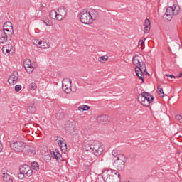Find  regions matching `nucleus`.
I'll use <instances>...</instances> for the list:
<instances>
[{
	"mask_svg": "<svg viewBox=\"0 0 182 182\" xmlns=\"http://www.w3.org/2000/svg\"><path fill=\"white\" fill-rule=\"evenodd\" d=\"M132 159H136V155H131Z\"/></svg>",
	"mask_w": 182,
	"mask_h": 182,
	"instance_id": "obj_50",
	"label": "nucleus"
},
{
	"mask_svg": "<svg viewBox=\"0 0 182 182\" xmlns=\"http://www.w3.org/2000/svg\"><path fill=\"white\" fill-rule=\"evenodd\" d=\"M25 143L22 141H12L10 143V147L15 153H23V150H25Z\"/></svg>",
	"mask_w": 182,
	"mask_h": 182,
	"instance_id": "obj_5",
	"label": "nucleus"
},
{
	"mask_svg": "<svg viewBox=\"0 0 182 182\" xmlns=\"http://www.w3.org/2000/svg\"><path fill=\"white\" fill-rule=\"evenodd\" d=\"M31 166H29V165H23L20 166L19 171L20 173H23L24 174H26L28 173V171H29V168Z\"/></svg>",
	"mask_w": 182,
	"mask_h": 182,
	"instance_id": "obj_23",
	"label": "nucleus"
},
{
	"mask_svg": "<svg viewBox=\"0 0 182 182\" xmlns=\"http://www.w3.org/2000/svg\"><path fill=\"white\" fill-rule=\"evenodd\" d=\"M65 18H66L65 16H62L61 15H60V14H58L57 13V16H56V18H55V19H57V21H62V19H65Z\"/></svg>",
	"mask_w": 182,
	"mask_h": 182,
	"instance_id": "obj_39",
	"label": "nucleus"
},
{
	"mask_svg": "<svg viewBox=\"0 0 182 182\" xmlns=\"http://www.w3.org/2000/svg\"><path fill=\"white\" fill-rule=\"evenodd\" d=\"M165 76H166V77H171V79H177V77L171 74H166Z\"/></svg>",
	"mask_w": 182,
	"mask_h": 182,
	"instance_id": "obj_44",
	"label": "nucleus"
},
{
	"mask_svg": "<svg viewBox=\"0 0 182 182\" xmlns=\"http://www.w3.org/2000/svg\"><path fill=\"white\" fill-rule=\"evenodd\" d=\"M137 99L138 102H140L142 106L149 107V106H150V103H153L154 97L149 92H144L138 95Z\"/></svg>",
	"mask_w": 182,
	"mask_h": 182,
	"instance_id": "obj_3",
	"label": "nucleus"
},
{
	"mask_svg": "<svg viewBox=\"0 0 182 182\" xmlns=\"http://www.w3.org/2000/svg\"><path fill=\"white\" fill-rule=\"evenodd\" d=\"M33 173V171L32 170V168H31V167L28 168V171H27V173H26V175L28 177H31L32 176V173Z\"/></svg>",
	"mask_w": 182,
	"mask_h": 182,
	"instance_id": "obj_41",
	"label": "nucleus"
},
{
	"mask_svg": "<svg viewBox=\"0 0 182 182\" xmlns=\"http://www.w3.org/2000/svg\"><path fill=\"white\" fill-rule=\"evenodd\" d=\"M176 8L177 7L174 6L173 7H168L164 16V19H166V21H171V19H173V15H178V10H177Z\"/></svg>",
	"mask_w": 182,
	"mask_h": 182,
	"instance_id": "obj_7",
	"label": "nucleus"
},
{
	"mask_svg": "<svg viewBox=\"0 0 182 182\" xmlns=\"http://www.w3.org/2000/svg\"><path fill=\"white\" fill-rule=\"evenodd\" d=\"M31 65H32V63L31 62V60H29V59H26V60H24V63H23V66H24V68H26V67L31 66Z\"/></svg>",
	"mask_w": 182,
	"mask_h": 182,
	"instance_id": "obj_35",
	"label": "nucleus"
},
{
	"mask_svg": "<svg viewBox=\"0 0 182 182\" xmlns=\"http://www.w3.org/2000/svg\"><path fill=\"white\" fill-rule=\"evenodd\" d=\"M105 182H120V173L117 170L108 169L102 173Z\"/></svg>",
	"mask_w": 182,
	"mask_h": 182,
	"instance_id": "obj_2",
	"label": "nucleus"
},
{
	"mask_svg": "<svg viewBox=\"0 0 182 182\" xmlns=\"http://www.w3.org/2000/svg\"><path fill=\"white\" fill-rule=\"evenodd\" d=\"M112 156H114V159H117L119 157V156H124L123 154H120V151L117 150V149H114L112 151Z\"/></svg>",
	"mask_w": 182,
	"mask_h": 182,
	"instance_id": "obj_27",
	"label": "nucleus"
},
{
	"mask_svg": "<svg viewBox=\"0 0 182 182\" xmlns=\"http://www.w3.org/2000/svg\"><path fill=\"white\" fill-rule=\"evenodd\" d=\"M107 59H109V56L104 55V56L99 57L98 61L100 62L101 63H105V62H106Z\"/></svg>",
	"mask_w": 182,
	"mask_h": 182,
	"instance_id": "obj_31",
	"label": "nucleus"
},
{
	"mask_svg": "<svg viewBox=\"0 0 182 182\" xmlns=\"http://www.w3.org/2000/svg\"><path fill=\"white\" fill-rule=\"evenodd\" d=\"M55 117L57 120H62L65 117V113L62 112L60 110H59L56 114H55Z\"/></svg>",
	"mask_w": 182,
	"mask_h": 182,
	"instance_id": "obj_25",
	"label": "nucleus"
},
{
	"mask_svg": "<svg viewBox=\"0 0 182 182\" xmlns=\"http://www.w3.org/2000/svg\"><path fill=\"white\" fill-rule=\"evenodd\" d=\"M51 156L53 157V159H55L58 163H61V161H63V158L62 157V154H60L59 153V151L56 149H55V151H53L51 153Z\"/></svg>",
	"mask_w": 182,
	"mask_h": 182,
	"instance_id": "obj_16",
	"label": "nucleus"
},
{
	"mask_svg": "<svg viewBox=\"0 0 182 182\" xmlns=\"http://www.w3.org/2000/svg\"><path fill=\"white\" fill-rule=\"evenodd\" d=\"M132 63L136 66L135 69H137V67L141 63L140 56L135 55L132 59Z\"/></svg>",
	"mask_w": 182,
	"mask_h": 182,
	"instance_id": "obj_22",
	"label": "nucleus"
},
{
	"mask_svg": "<svg viewBox=\"0 0 182 182\" xmlns=\"http://www.w3.org/2000/svg\"><path fill=\"white\" fill-rule=\"evenodd\" d=\"M2 150V144L0 142V151Z\"/></svg>",
	"mask_w": 182,
	"mask_h": 182,
	"instance_id": "obj_51",
	"label": "nucleus"
},
{
	"mask_svg": "<svg viewBox=\"0 0 182 182\" xmlns=\"http://www.w3.org/2000/svg\"><path fill=\"white\" fill-rule=\"evenodd\" d=\"M58 12H56V11L53 10L50 11V18L51 19H56V16H57Z\"/></svg>",
	"mask_w": 182,
	"mask_h": 182,
	"instance_id": "obj_32",
	"label": "nucleus"
},
{
	"mask_svg": "<svg viewBox=\"0 0 182 182\" xmlns=\"http://www.w3.org/2000/svg\"><path fill=\"white\" fill-rule=\"evenodd\" d=\"M135 73L136 76L139 77V79H140V80H142V82H144V78L143 77V74H141V73H140V71H139L137 68H135Z\"/></svg>",
	"mask_w": 182,
	"mask_h": 182,
	"instance_id": "obj_28",
	"label": "nucleus"
},
{
	"mask_svg": "<svg viewBox=\"0 0 182 182\" xmlns=\"http://www.w3.org/2000/svg\"><path fill=\"white\" fill-rule=\"evenodd\" d=\"M113 166L117 170L122 171L124 170L126 164V156L124 155H119L116 159H114Z\"/></svg>",
	"mask_w": 182,
	"mask_h": 182,
	"instance_id": "obj_4",
	"label": "nucleus"
},
{
	"mask_svg": "<svg viewBox=\"0 0 182 182\" xmlns=\"http://www.w3.org/2000/svg\"><path fill=\"white\" fill-rule=\"evenodd\" d=\"M65 130L68 134L75 133L76 132V124L72 121H67L65 124Z\"/></svg>",
	"mask_w": 182,
	"mask_h": 182,
	"instance_id": "obj_10",
	"label": "nucleus"
},
{
	"mask_svg": "<svg viewBox=\"0 0 182 182\" xmlns=\"http://www.w3.org/2000/svg\"><path fill=\"white\" fill-rule=\"evenodd\" d=\"M41 9H43V8H45V6H43V4H41Z\"/></svg>",
	"mask_w": 182,
	"mask_h": 182,
	"instance_id": "obj_49",
	"label": "nucleus"
},
{
	"mask_svg": "<svg viewBox=\"0 0 182 182\" xmlns=\"http://www.w3.org/2000/svg\"><path fill=\"white\" fill-rule=\"evenodd\" d=\"M158 90L159 96L160 97H164V92L163 91V88H160V85L158 86Z\"/></svg>",
	"mask_w": 182,
	"mask_h": 182,
	"instance_id": "obj_34",
	"label": "nucleus"
},
{
	"mask_svg": "<svg viewBox=\"0 0 182 182\" xmlns=\"http://www.w3.org/2000/svg\"><path fill=\"white\" fill-rule=\"evenodd\" d=\"M2 31L4 32H10V33L14 34V27H12V23L9 21L4 23Z\"/></svg>",
	"mask_w": 182,
	"mask_h": 182,
	"instance_id": "obj_15",
	"label": "nucleus"
},
{
	"mask_svg": "<svg viewBox=\"0 0 182 182\" xmlns=\"http://www.w3.org/2000/svg\"><path fill=\"white\" fill-rule=\"evenodd\" d=\"M90 109V107L85 105H82L78 107V110L80 112H85L86 110H89Z\"/></svg>",
	"mask_w": 182,
	"mask_h": 182,
	"instance_id": "obj_26",
	"label": "nucleus"
},
{
	"mask_svg": "<svg viewBox=\"0 0 182 182\" xmlns=\"http://www.w3.org/2000/svg\"><path fill=\"white\" fill-rule=\"evenodd\" d=\"M2 178L4 181L6 182H12V178L11 177V175H9L8 173H5L6 171V169H3L2 171Z\"/></svg>",
	"mask_w": 182,
	"mask_h": 182,
	"instance_id": "obj_19",
	"label": "nucleus"
},
{
	"mask_svg": "<svg viewBox=\"0 0 182 182\" xmlns=\"http://www.w3.org/2000/svg\"><path fill=\"white\" fill-rule=\"evenodd\" d=\"M60 146V149L62 151H66L68 150V145L66 144V142H63Z\"/></svg>",
	"mask_w": 182,
	"mask_h": 182,
	"instance_id": "obj_36",
	"label": "nucleus"
},
{
	"mask_svg": "<svg viewBox=\"0 0 182 182\" xmlns=\"http://www.w3.org/2000/svg\"><path fill=\"white\" fill-rule=\"evenodd\" d=\"M25 70H26L27 73H32L33 72V66L31 65H28L27 67H24Z\"/></svg>",
	"mask_w": 182,
	"mask_h": 182,
	"instance_id": "obj_33",
	"label": "nucleus"
},
{
	"mask_svg": "<svg viewBox=\"0 0 182 182\" xmlns=\"http://www.w3.org/2000/svg\"><path fill=\"white\" fill-rule=\"evenodd\" d=\"M31 168H33V170H35L36 171H38V170H39V164H38V162H32L31 164Z\"/></svg>",
	"mask_w": 182,
	"mask_h": 182,
	"instance_id": "obj_29",
	"label": "nucleus"
},
{
	"mask_svg": "<svg viewBox=\"0 0 182 182\" xmlns=\"http://www.w3.org/2000/svg\"><path fill=\"white\" fill-rule=\"evenodd\" d=\"M22 90V85H17L15 86V91L16 92H19Z\"/></svg>",
	"mask_w": 182,
	"mask_h": 182,
	"instance_id": "obj_43",
	"label": "nucleus"
},
{
	"mask_svg": "<svg viewBox=\"0 0 182 182\" xmlns=\"http://www.w3.org/2000/svg\"><path fill=\"white\" fill-rule=\"evenodd\" d=\"M62 87L65 93H70L72 92V80L70 78L63 79Z\"/></svg>",
	"mask_w": 182,
	"mask_h": 182,
	"instance_id": "obj_8",
	"label": "nucleus"
},
{
	"mask_svg": "<svg viewBox=\"0 0 182 182\" xmlns=\"http://www.w3.org/2000/svg\"><path fill=\"white\" fill-rule=\"evenodd\" d=\"M33 44L38 46V48H41V49H46V48H48V44L43 41L34 40ZM41 45H46L47 46Z\"/></svg>",
	"mask_w": 182,
	"mask_h": 182,
	"instance_id": "obj_18",
	"label": "nucleus"
},
{
	"mask_svg": "<svg viewBox=\"0 0 182 182\" xmlns=\"http://www.w3.org/2000/svg\"><path fill=\"white\" fill-rule=\"evenodd\" d=\"M18 177L20 180H23V178H25V173H22V172H20L18 174Z\"/></svg>",
	"mask_w": 182,
	"mask_h": 182,
	"instance_id": "obj_42",
	"label": "nucleus"
},
{
	"mask_svg": "<svg viewBox=\"0 0 182 182\" xmlns=\"http://www.w3.org/2000/svg\"><path fill=\"white\" fill-rule=\"evenodd\" d=\"M150 20L149 18L145 19L144 23V32L145 34L149 33L150 32Z\"/></svg>",
	"mask_w": 182,
	"mask_h": 182,
	"instance_id": "obj_17",
	"label": "nucleus"
},
{
	"mask_svg": "<svg viewBox=\"0 0 182 182\" xmlns=\"http://www.w3.org/2000/svg\"><path fill=\"white\" fill-rule=\"evenodd\" d=\"M143 73H146V75H149V73H147V68H145L142 70Z\"/></svg>",
	"mask_w": 182,
	"mask_h": 182,
	"instance_id": "obj_47",
	"label": "nucleus"
},
{
	"mask_svg": "<svg viewBox=\"0 0 182 182\" xmlns=\"http://www.w3.org/2000/svg\"><path fill=\"white\" fill-rule=\"evenodd\" d=\"M58 14H60V16H65L68 15V9L66 7L61 6L60 7L58 8Z\"/></svg>",
	"mask_w": 182,
	"mask_h": 182,
	"instance_id": "obj_20",
	"label": "nucleus"
},
{
	"mask_svg": "<svg viewBox=\"0 0 182 182\" xmlns=\"http://www.w3.org/2000/svg\"><path fill=\"white\" fill-rule=\"evenodd\" d=\"M63 143H65V141H63V138H61V139L58 140V146H60Z\"/></svg>",
	"mask_w": 182,
	"mask_h": 182,
	"instance_id": "obj_46",
	"label": "nucleus"
},
{
	"mask_svg": "<svg viewBox=\"0 0 182 182\" xmlns=\"http://www.w3.org/2000/svg\"><path fill=\"white\" fill-rule=\"evenodd\" d=\"M83 149L92 151L95 156H100L103 153L102 143L98 141H87L83 144Z\"/></svg>",
	"mask_w": 182,
	"mask_h": 182,
	"instance_id": "obj_1",
	"label": "nucleus"
},
{
	"mask_svg": "<svg viewBox=\"0 0 182 182\" xmlns=\"http://www.w3.org/2000/svg\"><path fill=\"white\" fill-rule=\"evenodd\" d=\"M144 41H146V38H142V39H141V40L139 41V43H138V46H139V48L143 46V45H144Z\"/></svg>",
	"mask_w": 182,
	"mask_h": 182,
	"instance_id": "obj_40",
	"label": "nucleus"
},
{
	"mask_svg": "<svg viewBox=\"0 0 182 182\" xmlns=\"http://www.w3.org/2000/svg\"><path fill=\"white\" fill-rule=\"evenodd\" d=\"M178 77H182V73H180L178 76H176V79H178Z\"/></svg>",
	"mask_w": 182,
	"mask_h": 182,
	"instance_id": "obj_48",
	"label": "nucleus"
},
{
	"mask_svg": "<svg viewBox=\"0 0 182 182\" xmlns=\"http://www.w3.org/2000/svg\"><path fill=\"white\" fill-rule=\"evenodd\" d=\"M43 22L46 25V26H50V20H49V18H43Z\"/></svg>",
	"mask_w": 182,
	"mask_h": 182,
	"instance_id": "obj_37",
	"label": "nucleus"
},
{
	"mask_svg": "<svg viewBox=\"0 0 182 182\" xmlns=\"http://www.w3.org/2000/svg\"><path fill=\"white\" fill-rule=\"evenodd\" d=\"M12 33L10 31H4L3 30L0 31V43H6L9 41H11L12 38Z\"/></svg>",
	"mask_w": 182,
	"mask_h": 182,
	"instance_id": "obj_9",
	"label": "nucleus"
},
{
	"mask_svg": "<svg viewBox=\"0 0 182 182\" xmlns=\"http://www.w3.org/2000/svg\"><path fill=\"white\" fill-rule=\"evenodd\" d=\"M26 151L25 154L29 156V157H33L35 154H36V151H35V147L32 146H25Z\"/></svg>",
	"mask_w": 182,
	"mask_h": 182,
	"instance_id": "obj_13",
	"label": "nucleus"
},
{
	"mask_svg": "<svg viewBox=\"0 0 182 182\" xmlns=\"http://www.w3.org/2000/svg\"><path fill=\"white\" fill-rule=\"evenodd\" d=\"M4 48H6V52L7 53H11V52H14V46H12V45H6Z\"/></svg>",
	"mask_w": 182,
	"mask_h": 182,
	"instance_id": "obj_30",
	"label": "nucleus"
},
{
	"mask_svg": "<svg viewBox=\"0 0 182 182\" xmlns=\"http://www.w3.org/2000/svg\"><path fill=\"white\" fill-rule=\"evenodd\" d=\"M41 46H46V45H45V44H41Z\"/></svg>",
	"mask_w": 182,
	"mask_h": 182,
	"instance_id": "obj_52",
	"label": "nucleus"
},
{
	"mask_svg": "<svg viewBox=\"0 0 182 182\" xmlns=\"http://www.w3.org/2000/svg\"><path fill=\"white\" fill-rule=\"evenodd\" d=\"M36 87H37L36 83H35V82H32L29 85V89H31V90H35L36 89Z\"/></svg>",
	"mask_w": 182,
	"mask_h": 182,
	"instance_id": "obj_38",
	"label": "nucleus"
},
{
	"mask_svg": "<svg viewBox=\"0 0 182 182\" xmlns=\"http://www.w3.org/2000/svg\"><path fill=\"white\" fill-rule=\"evenodd\" d=\"M80 22L85 25H90L92 23V20L90 18V14L87 9L81 10L79 13Z\"/></svg>",
	"mask_w": 182,
	"mask_h": 182,
	"instance_id": "obj_6",
	"label": "nucleus"
},
{
	"mask_svg": "<svg viewBox=\"0 0 182 182\" xmlns=\"http://www.w3.org/2000/svg\"><path fill=\"white\" fill-rule=\"evenodd\" d=\"M27 110L31 114H35L36 113V106H35V104L31 103L28 105Z\"/></svg>",
	"mask_w": 182,
	"mask_h": 182,
	"instance_id": "obj_21",
	"label": "nucleus"
},
{
	"mask_svg": "<svg viewBox=\"0 0 182 182\" xmlns=\"http://www.w3.org/2000/svg\"><path fill=\"white\" fill-rule=\"evenodd\" d=\"M110 118L107 115H100L97 117V121L100 124H106L109 123Z\"/></svg>",
	"mask_w": 182,
	"mask_h": 182,
	"instance_id": "obj_14",
	"label": "nucleus"
},
{
	"mask_svg": "<svg viewBox=\"0 0 182 182\" xmlns=\"http://www.w3.org/2000/svg\"><path fill=\"white\" fill-rule=\"evenodd\" d=\"M8 82L11 86L16 85V83H18V72L14 71L13 73L9 77Z\"/></svg>",
	"mask_w": 182,
	"mask_h": 182,
	"instance_id": "obj_11",
	"label": "nucleus"
},
{
	"mask_svg": "<svg viewBox=\"0 0 182 182\" xmlns=\"http://www.w3.org/2000/svg\"><path fill=\"white\" fill-rule=\"evenodd\" d=\"M88 13L90 14V18L91 19V22L92 23L94 21H96L99 18V12L93 9H89Z\"/></svg>",
	"mask_w": 182,
	"mask_h": 182,
	"instance_id": "obj_12",
	"label": "nucleus"
},
{
	"mask_svg": "<svg viewBox=\"0 0 182 182\" xmlns=\"http://www.w3.org/2000/svg\"><path fill=\"white\" fill-rule=\"evenodd\" d=\"M145 68H146V63L141 62L139 65H138L136 70L140 72L141 75H143V70L145 69Z\"/></svg>",
	"mask_w": 182,
	"mask_h": 182,
	"instance_id": "obj_24",
	"label": "nucleus"
},
{
	"mask_svg": "<svg viewBox=\"0 0 182 182\" xmlns=\"http://www.w3.org/2000/svg\"><path fill=\"white\" fill-rule=\"evenodd\" d=\"M176 119L179 121L180 123L182 124V116L181 115H177Z\"/></svg>",
	"mask_w": 182,
	"mask_h": 182,
	"instance_id": "obj_45",
	"label": "nucleus"
}]
</instances>
